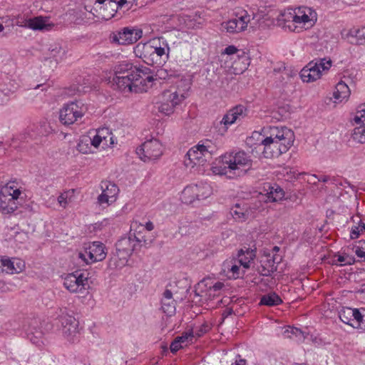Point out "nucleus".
Wrapping results in <instances>:
<instances>
[{
  "mask_svg": "<svg viewBox=\"0 0 365 365\" xmlns=\"http://www.w3.org/2000/svg\"><path fill=\"white\" fill-rule=\"evenodd\" d=\"M109 195L105 194L102 192V193L98 197V202L99 205H103L104 204L110 205L113 202V199L108 197Z\"/></svg>",
  "mask_w": 365,
  "mask_h": 365,
  "instance_id": "603ef678",
  "label": "nucleus"
},
{
  "mask_svg": "<svg viewBox=\"0 0 365 365\" xmlns=\"http://www.w3.org/2000/svg\"><path fill=\"white\" fill-rule=\"evenodd\" d=\"M113 71V84L122 91L146 92L154 81L153 72L149 68L138 67L127 61L118 62Z\"/></svg>",
  "mask_w": 365,
  "mask_h": 365,
  "instance_id": "f257e3e1",
  "label": "nucleus"
},
{
  "mask_svg": "<svg viewBox=\"0 0 365 365\" xmlns=\"http://www.w3.org/2000/svg\"><path fill=\"white\" fill-rule=\"evenodd\" d=\"M230 214L237 222H242L247 220L250 216V211L246 205L235 204L230 210Z\"/></svg>",
  "mask_w": 365,
  "mask_h": 365,
  "instance_id": "b1692460",
  "label": "nucleus"
},
{
  "mask_svg": "<svg viewBox=\"0 0 365 365\" xmlns=\"http://www.w3.org/2000/svg\"><path fill=\"white\" fill-rule=\"evenodd\" d=\"M297 23L295 21H293V24H292V23H280L279 24L284 29H287L291 31H294L295 29H297V26L295 25Z\"/></svg>",
  "mask_w": 365,
  "mask_h": 365,
  "instance_id": "680f3d73",
  "label": "nucleus"
},
{
  "mask_svg": "<svg viewBox=\"0 0 365 365\" xmlns=\"http://www.w3.org/2000/svg\"><path fill=\"white\" fill-rule=\"evenodd\" d=\"M111 56L112 54L110 52H108L107 54L98 53L96 56V61H98L99 63L104 62L107 59H108Z\"/></svg>",
  "mask_w": 365,
  "mask_h": 365,
  "instance_id": "bf43d9fd",
  "label": "nucleus"
},
{
  "mask_svg": "<svg viewBox=\"0 0 365 365\" xmlns=\"http://www.w3.org/2000/svg\"><path fill=\"white\" fill-rule=\"evenodd\" d=\"M143 31L138 29L125 27L117 33L110 34V38L113 43L120 45H128L135 43L142 37Z\"/></svg>",
  "mask_w": 365,
  "mask_h": 365,
  "instance_id": "1a4fd4ad",
  "label": "nucleus"
},
{
  "mask_svg": "<svg viewBox=\"0 0 365 365\" xmlns=\"http://www.w3.org/2000/svg\"><path fill=\"white\" fill-rule=\"evenodd\" d=\"M155 64L160 66L169 58L170 47L168 43L163 37L153 40Z\"/></svg>",
  "mask_w": 365,
  "mask_h": 365,
  "instance_id": "f8f14e48",
  "label": "nucleus"
},
{
  "mask_svg": "<svg viewBox=\"0 0 365 365\" xmlns=\"http://www.w3.org/2000/svg\"><path fill=\"white\" fill-rule=\"evenodd\" d=\"M282 303V299L275 292H270L262 296L259 302L260 305L268 307L277 306Z\"/></svg>",
  "mask_w": 365,
  "mask_h": 365,
  "instance_id": "cd10ccee",
  "label": "nucleus"
},
{
  "mask_svg": "<svg viewBox=\"0 0 365 365\" xmlns=\"http://www.w3.org/2000/svg\"><path fill=\"white\" fill-rule=\"evenodd\" d=\"M222 28L226 30L229 33H237L236 32V23L234 19H230L227 21L223 22L222 24Z\"/></svg>",
  "mask_w": 365,
  "mask_h": 365,
  "instance_id": "a18cd8bd",
  "label": "nucleus"
},
{
  "mask_svg": "<svg viewBox=\"0 0 365 365\" xmlns=\"http://www.w3.org/2000/svg\"><path fill=\"white\" fill-rule=\"evenodd\" d=\"M46 19L42 16H37L32 19H29V24L27 28L32 30H44L48 29V25L46 24Z\"/></svg>",
  "mask_w": 365,
  "mask_h": 365,
  "instance_id": "c756f323",
  "label": "nucleus"
},
{
  "mask_svg": "<svg viewBox=\"0 0 365 365\" xmlns=\"http://www.w3.org/2000/svg\"><path fill=\"white\" fill-rule=\"evenodd\" d=\"M224 53L227 55H233L237 53V56L239 58H242L246 61H249V58L245 55V52L239 51L235 46H228L226 47Z\"/></svg>",
  "mask_w": 365,
  "mask_h": 365,
  "instance_id": "79ce46f5",
  "label": "nucleus"
},
{
  "mask_svg": "<svg viewBox=\"0 0 365 365\" xmlns=\"http://www.w3.org/2000/svg\"><path fill=\"white\" fill-rule=\"evenodd\" d=\"M202 189H203V187L197 185L187 186L181 193V201L185 204H191L194 202L195 200H200L207 198L208 193L200 195V192Z\"/></svg>",
  "mask_w": 365,
  "mask_h": 365,
  "instance_id": "a211bd4d",
  "label": "nucleus"
},
{
  "mask_svg": "<svg viewBox=\"0 0 365 365\" xmlns=\"http://www.w3.org/2000/svg\"><path fill=\"white\" fill-rule=\"evenodd\" d=\"M347 37L351 43L362 45L365 43V26L360 29L352 28L349 30Z\"/></svg>",
  "mask_w": 365,
  "mask_h": 365,
  "instance_id": "a878e982",
  "label": "nucleus"
},
{
  "mask_svg": "<svg viewBox=\"0 0 365 365\" xmlns=\"http://www.w3.org/2000/svg\"><path fill=\"white\" fill-rule=\"evenodd\" d=\"M355 262L354 257H351L346 254L344 255H338L334 257V259L333 260V263L337 264L340 263L341 265H346V264H352Z\"/></svg>",
  "mask_w": 365,
  "mask_h": 365,
  "instance_id": "4c0bfd02",
  "label": "nucleus"
},
{
  "mask_svg": "<svg viewBox=\"0 0 365 365\" xmlns=\"http://www.w3.org/2000/svg\"><path fill=\"white\" fill-rule=\"evenodd\" d=\"M312 178L317 179V180L318 182H329L331 180H334V178H331L329 175L318 176V175H313Z\"/></svg>",
  "mask_w": 365,
  "mask_h": 365,
  "instance_id": "052dcab7",
  "label": "nucleus"
},
{
  "mask_svg": "<svg viewBox=\"0 0 365 365\" xmlns=\"http://www.w3.org/2000/svg\"><path fill=\"white\" fill-rule=\"evenodd\" d=\"M353 321H356L358 324L356 327H360L364 323V316L358 309H353Z\"/></svg>",
  "mask_w": 365,
  "mask_h": 365,
  "instance_id": "864d4df0",
  "label": "nucleus"
},
{
  "mask_svg": "<svg viewBox=\"0 0 365 365\" xmlns=\"http://www.w3.org/2000/svg\"><path fill=\"white\" fill-rule=\"evenodd\" d=\"M289 331H295L294 337L297 339V340L302 341L305 339L304 333L298 328L291 329Z\"/></svg>",
  "mask_w": 365,
  "mask_h": 365,
  "instance_id": "4d7b16f0",
  "label": "nucleus"
},
{
  "mask_svg": "<svg viewBox=\"0 0 365 365\" xmlns=\"http://www.w3.org/2000/svg\"><path fill=\"white\" fill-rule=\"evenodd\" d=\"M211 329V325L207 323H203L197 329L194 331V335L197 337H201Z\"/></svg>",
  "mask_w": 365,
  "mask_h": 365,
  "instance_id": "de8ad7c7",
  "label": "nucleus"
},
{
  "mask_svg": "<svg viewBox=\"0 0 365 365\" xmlns=\"http://www.w3.org/2000/svg\"><path fill=\"white\" fill-rule=\"evenodd\" d=\"M281 255L274 254L263 256L260 259V267L258 268L259 273L265 277L271 276L277 270V265L282 262Z\"/></svg>",
  "mask_w": 365,
  "mask_h": 365,
  "instance_id": "ddd939ff",
  "label": "nucleus"
},
{
  "mask_svg": "<svg viewBox=\"0 0 365 365\" xmlns=\"http://www.w3.org/2000/svg\"><path fill=\"white\" fill-rule=\"evenodd\" d=\"M17 209V204L15 202V197L11 195V192L7 190L0 192V211L4 214H9L14 212Z\"/></svg>",
  "mask_w": 365,
  "mask_h": 365,
  "instance_id": "412c9836",
  "label": "nucleus"
},
{
  "mask_svg": "<svg viewBox=\"0 0 365 365\" xmlns=\"http://www.w3.org/2000/svg\"><path fill=\"white\" fill-rule=\"evenodd\" d=\"M86 110V106L81 101L66 103L60 110V122L65 125H71L77 121L78 118H82Z\"/></svg>",
  "mask_w": 365,
  "mask_h": 365,
  "instance_id": "39448f33",
  "label": "nucleus"
},
{
  "mask_svg": "<svg viewBox=\"0 0 365 365\" xmlns=\"http://www.w3.org/2000/svg\"><path fill=\"white\" fill-rule=\"evenodd\" d=\"M14 263L13 259L3 257L1 259V265L3 267L4 270L8 274H15L14 271Z\"/></svg>",
  "mask_w": 365,
  "mask_h": 365,
  "instance_id": "a19ab883",
  "label": "nucleus"
},
{
  "mask_svg": "<svg viewBox=\"0 0 365 365\" xmlns=\"http://www.w3.org/2000/svg\"><path fill=\"white\" fill-rule=\"evenodd\" d=\"M269 135L262 141L264 143L282 142L287 144H293L294 140V132L286 127L273 126L269 128Z\"/></svg>",
  "mask_w": 365,
  "mask_h": 365,
  "instance_id": "9d476101",
  "label": "nucleus"
},
{
  "mask_svg": "<svg viewBox=\"0 0 365 365\" xmlns=\"http://www.w3.org/2000/svg\"><path fill=\"white\" fill-rule=\"evenodd\" d=\"M136 153L145 163L158 160L163 154V146L157 139L145 141L136 150Z\"/></svg>",
  "mask_w": 365,
  "mask_h": 365,
  "instance_id": "423d86ee",
  "label": "nucleus"
},
{
  "mask_svg": "<svg viewBox=\"0 0 365 365\" xmlns=\"http://www.w3.org/2000/svg\"><path fill=\"white\" fill-rule=\"evenodd\" d=\"M177 75L173 71H168L165 68H160L157 71L155 75H153L154 81L159 79L168 80L172 77H175Z\"/></svg>",
  "mask_w": 365,
  "mask_h": 365,
  "instance_id": "58836bf2",
  "label": "nucleus"
},
{
  "mask_svg": "<svg viewBox=\"0 0 365 365\" xmlns=\"http://www.w3.org/2000/svg\"><path fill=\"white\" fill-rule=\"evenodd\" d=\"M220 163L222 165L213 167V172L234 178L246 174L252 166V160L250 155L240 150L225 153L221 156Z\"/></svg>",
  "mask_w": 365,
  "mask_h": 365,
  "instance_id": "f03ea898",
  "label": "nucleus"
},
{
  "mask_svg": "<svg viewBox=\"0 0 365 365\" xmlns=\"http://www.w3.org/2000/svg\"><path fill=\"white\" fill-rule=\"evenodd\" d=\"M105 245L98 241L91 242L86 248V253L92 262L103 260L107 255Z\"/></svg>",
  "mask_w": 365,
  "mask_h": 365,
  "instance_id": "aec40b11",
  "label": "nucleus"
},
{
  "mask_svg": "<svg viewBox=\"0 0 365 365\" xmlns=\"http://www.w3.org/2000/svg\"><path fill=\"white\" fill-rule=\"evenodd\" d=\"M297 14L299 16V19L296 20L297 24H305L309 21L314 22L317 21V13L311 8H299Z\"/></svg>",
  "mask_w": 365,
  "mask_h": 365,
  "instance_id": "393cba45",
  "label": "nucleus"
},
{
  "mask_svg": "<svg viewBox=\"0 0 365 365\" xmlns=\"http://www.w3.org/2000/svg\"><path fill=\"white\" fill-rule=\"evenodd\" d=\"M161 309L163 312L168 316H172L175 313V302L174 299L170 301L161 300Z\"/></svg>",
  "mask_w": 365,
  "mask_h": 365,
  "instance_id": "e433bc0d",
  "label": "nucleus"
},
{
  "mask_svg": "<svg viewBox=\"0 0 365 365\" xmlns=\"http://www.w3.org/2000/svg\"><path fill=\"white\" fill-rule=\"evenodd\" d=\"M365 232V224L359 220V222L357 225L352 226L350 231V237L351 239H356L359 237L360 235Z\"/></svg>",
  "mask_w": 365,
  "mask_h": 365,
  "instance_id": "ea45409f",
  "label": "nucleus"
},
{
  "mask_svg": "<svg viewBox=\"0 0 365 365\" xmlns=\"http://www.w3.org/2000/svg\"><path fill=\"white\" fill-rule=\"evenodd\" d=\"M217 152L216 146L210 140L200 141L197 145L191 148L185 156V166L203 165L212 158Z\"/></svg>",
  "mask_w": 365,
  "mask_h": 365,
  "instance_id": "7ed1b4c3",
  "label": "nucleus"
},
{
  "mask_svg": "<svg viewBox=\"0 0 365 365\" xmlns=\"http://www.w3.org/2000/svg\"><path fill=\"white\" fill-rule=\"evenodd\" d=\"M357 113L360 114V115H356L354 117V121L356 123H360L361 122L362 124H365V104L359 106V110Z\"/></svg>",
  "mask_w": 365,
  "mask_h": 365,
  "instance_id": "8fccbe9b",
  "label": "nucleus"
},
{
  "mask_svg": "<svg viewBox=\"0 0 365 365\" xmlns=\"http://www.w3.org/2000/svg\"><path fill=\"white\" fill-rule=\"evenodd\" d=\"M63 286L71 292L83 294L89 287L88 279L83 273L76 271L64 277Z\"/></svg>",
  "mask_w": 365,
  "mask_h": 365,
  "instance_id": "0eeeda50",
  "label": "nucleus"
},
{
  "mask_svg": "<svg viewBox=\"0 0 365 365\" xmlns=\"http://www.w3.org/2000/svg\"><path fill=\"white\" fill-rule=\"evenodd\" d=\"M50 57L53 58L56 63L61 61L66 55V51L59 44L51 45L49 48Z\"/></svg>",
  "mask_w": 365,
  "mask_h": 365,
  "instance_id": "7c9ffc66",
  "label": "nucleus"
},
{
  "mask_svg": "<svg viewBox=\"0 0 365 365\" xmlns=\"http://www.w3.org/2000/svg\"><path fill=\"white\" fill-rule=\"evenodd\" d=\"M247 115V109L242 105L236 106L230 109L217 123L216 128L218 133L224 135L227 132L228 126L235 123L237 120L243 118Z\"/></svg>",
  "mask_w": 365,
  "mask_h": 365,
  "instance_id": "6e6552de",
  "label": "nucleus"
},
{
  "mask_svg": "<svg viewBox=\"0 0 365 365\" xmlns=\"http://www.w3.org/2000/svg\"><path fill=\"white\" fill-rule=\"evenodd\" d=\"M102 192L109 195L108 197L113 199V202L116 200V196L119 192L118 187L110 181H102L101 183Z\"/></svg>",
  "mask_w": 365,
  "mask_h": 365,
  "instance_id": "c85d7f7f",
  "label": "nucleus"
},
{
  "mask_svg": "<svg viewBox=\"0 0 365 365\" xmlns=\"http://www.w3.org/2000/svg\"><path fill=\"white\" fill-rule=\"evenodd\" d=\"M297 19H299L297 11L290 9L281 14L278 18V23H292L293 24V21L296 22Z\"/></svg>",
  "mask_w": 365,
  "mask_h": 365,
  "instance_id": "2f4dec72",
  "label": "nucleus"
},
{
  "mask_svg": "<svg viewBox=\"0 0 365 365\" xmlns=\"http://www.w3.org/2000/svg\"><path fill=\"white\" fill-rule=\"evenodd\" d=\"M355 254L360 258H365V250L360 247V244L355 246Z\"/></svg>",
  "mask_w": 365,
  "mask_h": 365,
  "instance_id": "0e129e2a",
  "label": "nucleus"
},
{
  "mask_svg": "<svg viewBox=\"0 0 365 365\" xmlns=\"http://www.w3.org/2000/svg\"><path fill=\"white\" fill-rule=\"evenodd\" d=\"M261 145L264 146L262 155L265 158H277L282 153H286L292 145V144L275 141H272V143L262 141Z\"/></svg>",
  "mask_w": 365,
  "mask_h": 365,
  "instance_id": "dca6fc26",
  "label": "nucleus"
},
{
  "mask_svg": "<svg viewBox=\"0 0 365 365\" xmlns=\"http://www.w3.org/2000/svg\"><path fill=\"white\" fill-rule=\"evenodd\" d=\"M350 95V90L349 86L343 81L339 82L333 93L334 98L340 101L347 98Z\"/></svg>",
  "mask_w": 365,
  "mask_h": 365,
  "instance_id": "bb28decb",
  "label": "nucleus"
},
{
  "mask_svg": "<svg viewBox=\"0 0 365 365\" xmlns=\"http://www.w3.org/2000/svg\"><path fill=\"white\" fill-rule=\"evenodd\" d=\"M67 198H68V192H67L61 193L58 197V202L61 207H66V205L68 204Z\"/></svg>",
  "mask_w": 365,
  "mask_h": 365,
  "instance_id": "6e6d98bb",
  "label": "nucleus"
},
{
  "mask_svg": "<svg viewBox=\"0 0 365 365\" xmlns=\"http://www.w3.org/2000/svg\"><path fill=\"white\" fill-rule=\"evenodd\" d=\"M332 64L330 58H319L310 61L300 71V77L304 82H313L321 78L323 72L329 70Z\"/></svg>",
  "mask_w": 365,
  "mask_h": 365,
  "instance_id": "20e7f679",
  "label": "nucleus"
},
{
  "mask_svg": "<svg viewBox=\"0 0 365 365\" xmlns=\"http://www.w3.org/2000/svg\"><path fill=\"white\" fill-rule=\"evenodd\" d=\"M104 133H108V129L102 128L101 130H98L96 135L92 139L88 138L91 145L94 146L95 148H98L102 141L105 140L106 142H107V137L103 135Z\"/></svg>",
  "mask_w": 365,
  "mask_h": 365,
  "instance_id": "f704fd0d",
  "label": "nucleus"
},
{
  "mask_svg": "<svg viewBox=\"0 0 365 365\" xmlns=\"http://www.w3.org/2000/svg\"><path fill=\"white\" fill-rule=\"evenodd\" d=\"M234 20L236 23V32L239 33L247 28L248 23L250 21V16L246 13L240 17L235 18Z\"/></svg>",
  "mask_w": 365,
  "mask_h": 365,
  "instance_id": "c9c22d12",
  "label": "nucleus"
},
{
  "mask_svg": "<svg viewBox=\"0 0 365 365\" xmlns=\"http://www.w3.org/2000/svg\"><path fill=\"white\" fill-rule=\"evenodd\" d=\"M351 138L358 143H365V124L355 128L351 133Z\"/></svg>",
  "mask_w": 365,
  "mask_h": 365,
  "instance_id": "72a5a7b5",
  "label": "nucleus"
},
{
  "mask_svg": "<svg viewBox=\"0 0 365 365\" xmlns=\"http://www.w3.org/2000/svg\"><path fill=\"white\" fill-rule=\"evenodd\" d=\"M353 316V309L350 307H344L339 312V317L342 322L352 327H355L354 324L351 323Z\"/></svg>",
  "mask_w": 365,
  "mask_h": 365,
  "instance_id": "473e14b6",
  "label": "nucleus"
},
{
  "mask_svg": "<svg viewBox=\"0 0 365 365\" xmlns=\"http://www.w3.org/2000/svg\"><path fill=\"white\" fill-rule=\"evenodd\" d=\"M145 229L148 231H151L154 229V225L152 222L149 221L145 223Z\"/></svg>",
  "mask_w": 365,
  "mask_h": 365,
  "instance_id": "774afa93",
  "label": "nucleus"
},
{
  "mask_svg": "<svg viewBox=\"0 0 365 365\" xmlns=\"http://www.w3.org/2000/svg\"><path fill=\"white\" fill-rule=\"evenodd\" d=\"M295 327H288L283 332V336L285 337V338H289V339H292L293 337H294V334H295V331H289V330L291 329H294Z\"/></svg>",
  "mask_w": 365,
  "mask_h": 365,
  "instance_id": "e2e57ef3",
  "label": "nucleus"
},
{
  "mask_svg": "<svg viewBox=\"0 0 365 365\" xmlns=\"http://www.w3.org/2000/svg\"><path fill=\"white\" fill-rule=\"evenodd\" d=\"M255 257L256 249L244 247L238 251L237 262L245 269H248L250 267V263L254 260Z\"/></svg>",
  "mask_w": 365,
  "mask_h": 365,
  "instance_id": "5701e85b",
  "label": "nucleus"
},
{
  "mask_svg": "<svg viewBox=\"0 0 365 365\" xmlns=\"http://www.w3.org/2000/svg\"><path fill=\"white\" fill-rule=\"evenodd\" d=\"M194 331L192 329H190L187 331L183 332L181 336H178L176 337V339L180 343H189L192 342V339L194 338Z\"/></svg>",
  "mask_w": 365,
  "mask_h": 365,
  "instance_id": "37998d69",
  "label": "nucleus"
},
{
  "mask_svg": "<svg viewBox=\"0 0 365 365\" xmlns=\"http://www.w3.org/2000/svg\"><path fill=\"white\" fill-rule=\"evenodd\" d=\"M182 96L180 98L176 91H165L162 93V101L158 106L160 113L170 115L173 113L175 107L181 101Z\"/></svg>",
  "mask_w": 365,
  "mask_h": 365,
  "instance_id": "2eb2a0df",
  "label": "nucleus"
},
{
  "mask_svg": "<svg viewBox=\"0 0 365 365\" xmlns=\"http://www.w3.org/2000/svg\"><path fill=\"white\" fill-rule=\"evenodd\" d=\"M13 24H15L19 26L27 28V24H29V19L25 18L24 16H18L15 17L13 20Z\"/></svg>",
  "mask_w": 365,
  "mask_h": 365,
  "instance_id": "3c124183",
  "label": "nucleus"
},
{
  "mask_svg": "<svg viewBox=\"0 0 365 365\" xmlns=\"http://www.w3.org/2000/svg\"><path fill=\"white\" fill-rule=\"evenodd\" d=\"M132 231L133 230H131L129 232L130 236L132 237H133V239H135V243L137 244V247H140L142 245H141L142 242H144V243L146 242V240L145 239V237L142 235L140 231H139L138 233H136L135 232H132Z\"/></svg>",
  "mask_w": 365,
  "mask_h": 365,
  "instance_id": "49530a36",
  "label": "nucleus"
},
{
  "mask_svg": "<svg viewBox=\"0 0 365 365\" xmlns=\"http://www.w3.org/2000/svg\"><path fill=\"white\" fill-rule=\"evenodd\" d=\"M136 57L141 58L143 62L150 66H155L153 53V41L147 43H139L134 47L133 51Z\"/></svg>",
  "mask_w": 365,
  "mask_h": 365,
  "instance_id": "f3484780",
  "label": "nucleus"
},
{
  "mask_svg": "<svg viewBox=\"0 0 365 365\" xmlns=\"http://www.w3.org/2000/svg\"><path fill=\"white\" fill-rule=\"evenodd\" d=\"M171 299H173L172 292L169 289H165L163 292L162 300L171 302Z\"/></svg>",
  "mask_w": 365,
  "mask_h": 365,
  "instance_id": "69168bd1",
  "label": "nucleus"
},
{
  "mask_svg": "<svg viewBox=\"0 0 365 365\" xmlns=\"http://www.w3.org/2000/svg\"><path fill=\"white\" fill-rule=\"evenodd\" d=\"M181 348H182V344H180L175 338L174 341L171 343L170 346L171 352L175 353Z\"/></svg>",
  "mask_w": 365,
  "mask_h": 365,
  "instance_id": "13d9d810",
  "label": "nucleus"
},
{
  "mask_svg": "<svg viewBox=\"0 0 365 365\" xmlns=\"http://www.w3.org/2000/svg\"><path fill=\"white\" fill-rule=\"evenodd\" d=\"M116 255L120 259H127L133 252L138 249L135 239L128 234L121 237L115 244Z\"/></svg>",
  "mask_w": 365,
  "mask_h": 365,
  "instance_id": "4468645a",
  "label": "nucleus"
},
{
  "mask_svg": "<svg viewBox=\"0 0 365 365\" xmlns=\"http://www.w3.org/2000/svg\"><path fill=\"white\" fill-rule=\"evenodd\" d=\"M13 261H15L14 263V271L15 273L21 272L24 268V262L19 259L14 258Z\"/></svg>",
  "mask_w": 365,
  "mask_h": 365,
  "instance_id": "5fc2aeb1",
  "label": "nucleus"
},
{
  "mask_svg": "<svg viewBox=\"0 0 365 365\" xmlns=\"http://www.w3.org/2000/svg\"><path fill=\"white\" fill-rule=\"evenodd\" d=\"M127 0H109L108 5L113 9V11H117L121 9L125 4H128Z\"/></svg>",
  "mask_w": 365,
  "mask_h": 365,
  "instance_id": "09e8293b",
  "label": "nucleus"
},
{
  "mask_svg": "<svg viewBox=\"0 0 365 365\" xmlns=\"http://www.w3.org/2000/svg\"><path fill=\"white\" fill-rule=\"evenodd\" d=\"M62 325V331L64 336L69 341L74 342L75 338L79 334V322L76 318L66 313H62L60 317Z\"/></svg>",
  "mask_w": 365,
  "mask_h": 365,
  "instance_id": "9b49d317",
  "label": "nucleus"
},
{
  "mask_svg": "<svg viewBox=\"0 0 365 365\" xmlns=\"http://www.w3.org/2000/svg\"><path fill=\"white\" fill-rule=\"evenodd\" d=\"M263 191L265 192V202H276L282 200L284 197V191L276 183H265L263 187Z\"/></svg>",
  "mask_w": 365,
  "mask_h": 365,
  "instance_id": "6ab92c4d",
  "label": "nucleus"
},
{
  "mask_svg": "<svg viewBox=\"0 0 365 365\" xmlns=\"http://www.w3.org/2000/svg\"><path fill=\"white\" fill-rule=\"evenodd\" d=\"M224 287V284L220 282H216L212 287L211 289H212L215 292L220 290Z\"/></svg>",
  "mask_w": 365,
  "mask_h": 365,
  "instance_id": "338daca9",
  "label": "nucleus"
},
{
  "mask_svg": "<svg viewBox=\"0 0 365 365\" xmlns=\"http://www.w3.org/2000/svg\"><path fill=\"white\" fill-rule=\"evenodd\" d=\"M90 142L88 140V138H85L79 141L77 145V150L83 154H87L91 152V145Z\"/></svg>",
  "mask_w": 365,
  "mask_h": 365,
  "instance_id": "c03bdc74",
  "label": "nucleus"
},
{
  "mask_svg": "<svg viewBox=\"0 0 365 365\" xmlns=\"http://www.w3.org/2000/svg\"><path fill=\"white\" fill-rule=\"evenodd\" d=\"M235 259L226 260L222 264V270L226 273L229 278L237 279L240 277L245 274V271H241L240 264Z\"/></svg>",
  "mask_w": 365,
  "mask_h": 365,
  "instance_id": "4be33fe9",
  "label": "nucleus"
}]
</instances>
